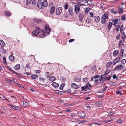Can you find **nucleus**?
I'll return each instance as SVG.
<instances>
[{
  "label": "nucleus",
  "mask_w": 126,
  "mask_h": 126,
  "mask_svg": "<svg viewBox=\"0 0 126 126\" xmlns=\"http://www.w3.org/2000/svg\"><path fill=\"white\" fill-rule=\"evenodd\" d=\"M45 29L46 32H44V30H43V32L42 33V35H39V37H43V36H45L46 35L47 33L49 34L51 31V29L49 28V26L48 25H46L45 27Z\"/></svg>",
  "instance_id": "nucleus-1"
},
{
  "label": "nucleus",
  "mask_w": 126,
  "mask_h": 126,
  "mask_svg": "<svg viewBox=\"0 0 126 126\" xmlns=\"http://www.w3.org/2000/svg\"><path fill=\"white\" fill-rule=\"evenodd\" d=\"M108 15L105 14H104L102 16L101 21L102 24H104L106 22V19L108 18Z\"/></svg>",
  "instance_id": "nucleus-2"
},
{
  "label": "nucleus",
  "mask_w": 126,
  "mask_h": 126,
  "mask_svg": "<svg viewBox=\"0 0 126 126\" xmlns=\"http://www.w3.org/2000/svg\"><path fill=\"white\" fill-rule=\"evenodd\" d=\"M78 115L80 118H82L83 119H85L86 116L85 113L83 112H80L78 113Z\"/></svg>",
  "instance_id": "nucleus-3"
},
{
  "label": "nucleus",
  "mask_w": 126,
  "mask_h": 126,
  "mask_svg": "<svg viewBox=\"0 0 126 126\" xmlns=\"http://www.w3.org/2000/svg\"><path fill=\"white\" fill-rule=\"evenodd\" d=\"M124 68V67L122 65H117L116 67L115 68L114 70L115 71L116 70L117 71L121 70L122 68Z\"/></svg>",
  "instance_id": "nucleus-4"
},
{
  "label": "nucleus",
  "mask_w": 126,
  "mask_h": 126,
  "mask_svg": "<svg viewBox=\"0 0 126 126\" xmlns=\"http://www.w3.org/2000/svg\"><path fill=\"white\" fill-rule=\"evenodd\" d=\"M91 87V85L88 82L86 83L85 85L81 87L82 90L83 91L85 89H87Z\"/></svg>",
  "instance_id": "nucleus-5"
},
{
  "label": "nucleus",
  "mask_w": 126,
  "mask_h": 126,
  "mask_svg": "<svg viewBox=\"0 0 126 126\" xmlns=\"http://www.w3.org/2000/svg\"><path fill=\"white\" fill-rule=\"evenodd\" d=\"M120 59V57H118L116 59H115L113 62V64L115 65L116 63L118 62L119 61Z\"/></svg>",
  "instance_id": "nucleus-6"
},
{
  "label": "nucleus",
  "mask_w": 126,
  "mask_h": 126,
  "mask_svg": "<svg viewBox=\"0 0 126 126\" xmlns=\"http://www.w3.org/2000/svg\"><path fill=\"white\" fill-rule=\"evenodd\" d=\"M62 11V7H59L56 9V13L57 15H59L61 13Z\"/></svg>",
  "instance_id": "nucleus-7"
},
{
  "label": "nucleus",
  "mask_w": 126,
  "mask_h": 126,
  "mask_svg": "<svg viewBox=\"0 0 126 126\" xmlns=\"http://www.w3.org/2000/svg\"><path fill=\"white\" fill-rule=\"evenodd\" d=\"M75 11L76 14H78L80 10L79 7L78 5L75 6Z\"/></svg>",
  "instance_id": "nucleus-8"
},
{
  "label": "nucleus",
  "mask_w": 126,
  "mask_h": 126,
  "mask_svg": "<svg viewBox=\"0 0 126 126\" xmlns=\"http://www.w3.org/2000/svg\"><path fill=\"white\" fill-rule=\"evenodd\" d=\"M8 105L9 106H11L13 108V109H15L17 110H20V108L18 106H16L12 105L10 104H9Z\"/></svg>",
  "instance_id": "nucleus-9"
},
{
  "label": "nucleus",
  "mask_w": 126,
  "mask_h": 126,
  "mask_svg": "<svg viewBox=\"0 0 126 126\" xmlns=\"http://www.w3.org/2000/svg\"><path fill=\"white\" fill-rule=\"evenodd\" d=\"M94 20L95 22H98L100 20V17L98 16H95L94 18Z\"/></svg>",
  "instance_id": "nucleus-10"
},
{
  "label": "nucleus",
  "mask_w": 126,
  "mask_h": 126,
  "mask_svg": "<svg viewBox=\"0 0 126 126\" xmlns=\"http://www.w3.org/2000/svg\"><path fill=\"white\" fill-rule=\"evenodd\" d=\"M42 3L40 1L38 2L37 3V7L39 9H41L43 7Z\"/></svg>",
  "instance_id": "nucleus-11"
},
{
  "label": "nucleus",
  "mask_w": 126,
  "mask_h": 126,
  "mask_svg": "<svg viewBox=\"0 0 126 126\" xmlns=\"http://www.w3.org/2000/svg\"><path fill=\"white\" fill-rule=\"evenodd\" d=\"M68 11L70 15H71V16H73V9L72 7H70L68 9Z\"/></svg>",
  "instance_id": "nucleus-12"
},
{
  "label": "nucleus",
  "mask_w": 126,
  "mask_h": 126,
  "mask_svg": "<svg viewBox=\"0 0 126 126\" xmlns=\"http://www.w3.org/2000/svg\"><path fill=\"white\" fill-rule=\"evenodd\" d=\"M71 86L75 89H78L79 88V86L75 83H72L71 84Z\"/></svg>",
  "instance_id": "nucleus-13"
},
{
  "label": "nucleus",
  "mask_w": 126,
  "mask_h": 126,
  "mask_svg": "<svg viewBox=\"0 0 126 126\" xmlns=\"http://www.w3.org/2000/svg\"><path fill=\"white\" fill-rule=\"evenodd\" d=\"M42 4L43 6L44 7H46L48 6V3L47 0L43 1Z\"/></svg>",
  "instance_id": "nucleus-14"
},
{
  "label": "nucleus",
  "mask_w": 126,
  "mask_h": 126,
  "mask_svg": "<svg viewBox=\"0 0 126 126\" xmlns=\"http://www.w3.org/2000/svg\"><path fill=\"white\" fill-rule=\"evenodd\" d=\"M119 50H116L113 52V55L115 57L118 55L119 54Z\"/></svg>",
  "instance_id": "nucleus-15"
},
{
  "label": "nucleus",
  "mask_w": 126,
  "mask_h": 126,
  "mask_svg": "<svg viewBox=\"0 0 126 126\" xmlns=\"http://www.w3.org/2000/svg\"><path fill=\"white\" fill-rule=\"evenodd\" d=\"M112 24H113L112 22H109V23L107 25V28L109 30H110L112 27Z\"/></svg>",
  "instance_id": "nucleus-16"
},
{
  "label": "nucleus",
  "mask_w": 126,
  "mask_h": 126,
  "mask_svg": "<svg viewBox=\"0 0 126 126\" xmlns=\"http://www.w3.org/2000/svg\"><path fill=\"white\" fill-rule=\"evenodd\" d=\"M7 69L8 70L12 72V73L14 74H17L19 75L20 76L19 74L18 73H17L15 72L12 70L10 67H7Z\"/></svg>",
  "instance_id": "nucleus-17"
},
{
  "label": "nucleus",
  "mask_w": 126,
  "mask_h": 126,
  "mask_svg": "<svg viewBox=\"0 0 126 126\" xmlns=\"http://www.w3.org/2000/svg\"><path fill=\"white\" fill-rule=\"evenodd\" d=\"M20 66V65L19 64H18L16 65L15 66L14 69L16 70H18L19 69Z\"/></svg>",
  "instance_id": "nucleus-18"
},
{
  "label": "nucleus",
  "mask_w": 126,
  "mask_h": 126,
  "mask_svg": "<svg viewBox=\"0 0 126 126\" xmlns=\"http://www.w3.org/2000/svg\"><path fill=\"white\" fill-rule=\"evenodd\" d=\"M9 58L10 60L12 62H13L14 60L15 57L13 55H10L9 56Z\"/></svg>",
  "instance_id": "nucleus-19"
},
{
  "label": "nucleus",
  "mask_w": 126,
  "mask_h": 126,
  "mask_svg": "<svg viewBox=\"0 0 126 126\" xmlns=\"http://www.w3.org/2000/svg\"><path fill=\"white\" fill-rule=\"evenodd\" d=\"M55 8L54 7H52L50 10V12L51 14H52L53 13L55 10Z\"/></svg>",
  "instance_id": "nucleus-20"
},
{
  "label": "nucleus",
  "mask_w": 126,
  "mask_h": 126,
  "mask_svg": "<svg viewBox=\"0 0 126 126\" xmlns=\"http://www.w3.org/2000/svg\"><path fill=\"white\" fill-rule=\"evenodd\" d=\"M52 85L53 87L55 88L58 87L59 86V84L55 82L52 83Z\"/></svg>",
  "instance_id": "nucleus-21"
},
{
  "label": "nucleus",
  "mask_w": 126,
  "mask_h": 126,
  "mask_svg": "<svg viewBox=\"0 0 126 126\" xmlns=\"http://www.w3.org/2000/svg\"><path fill=\"white\" fill-rule=\"evenodd\" d=\"M54 91L56 93L60 95H62L63 93H66V92L63 93V91H60L56 90H55Z\"/></svg>",
  "instance_id": "nucleus-22"
},
{
  "label": "nucleus",
  "mask_w": 126,
  "mask_h": 126,
  "mask_svg": "<svg viewBox=\"0 0 126 126\" xmlns=\"http://www.w3.org/2000/svg\"><path fill=\"white\" fill-rule=\"evenodd\" d=\"M33 20L37 23H39L40 22L41 20L40 19H37L36 18H34L33 19Z\"/></svg>",
  "instance_id": "nucleus-23"
},
{
  "label": "nucleus",
  "mask_w": 126,
  "mask_h": 126,
  "mask_svg": "<svg viewBox=\"0 0 126 126\" xmlns=\"http://www.w3.org/2000/svg\"><path fill=\"white\" fill-rule=\"evenodd\" d=\"M38 75L36 74H33L31 76V78L33 79L34 80L36 79L38 77Z\"/></svg>",
  "instance_id": "nucleus-24"
},
{
  "label": "nucleus",
  "mask_w": 126,
  "mask_h": 126,
  "mask_svg": "<svg viewBox=\"0 0 126 126\" xmlns=\"http://www.w3.org/2000/svg\"><path fill=\"white\" fill-rule=\"evenodd\" d=\"M112 64V62L111 61H110L108 62L107 63V64L106 66V67L107 68L109 67Z\"/></svg>",
  "instance_id": "nucleus-25"
},
{
  "label": "nucleus",
  "mask_w": 126,
  "mask_h": 126,
  "mask_svg": "<svg viewBox=\"0 0 126 126\" xmlns=\"http://www.w3.org/2000/svg\"><path fill=\"white\" fill-rule=\"evenodd\" d=\"M101 102L100 101H98L96 103V106L98 107H101L102 104Z\"/></svg>",
  "instance_id": "nucleus-26"
},
{
  "label": "nucleus",
  "mask_w": 126,
  "mask_h": 126,
  "mask_svg": "<svg viewBox=\"0 0 126 126\" xmlns=\"http://www.w3.org/2000/svg\"><path fill=\"white\" fill-rule=\"evenodd\" d=\"M124 51V50L123 49H121L120 51V54L119 55L121 56V57L122 58L123 57V53Z\"/></svg>",
  "instance_id": "nucleus-27"
},
{
  "label": "nucleus",
  "mask_w": 126,
  "mask_h": 126,
  "mask_svg": "<svg viewBox=\"0 0 126 126\" xmlns=\"http://www.w3.org/2000/svg\"><path fill=\"white\" fill-rule=\"evenodd\" d=\"M55 79L56 78L54 76L51 77L49 79L50 81L52 82L54 81Z\"/></svg>",
  "instance_id": "nucleus-28"
},
{
  "label": "nucleus",
  "mask_w": 126,
  "mask_h": 126,
  "mask_svg": "<svg viewBox=\"0 0 126 126\" xmlns=\"http://www.w3.org/2000/svg\"><path fill=\"white\" fill-rule=\"evenodd\" d=\"M0 44L2 47H3L5 45L4 41L2 40L0 41Z\"/></svg>",
  "instance_id": "nucleus-29"
},
{
  "label": "nucleus",
  "mask_w": 126,
  "mask_h": 126,
  "mask_svg": "<svg viewBox=\"0 0 126 126\" xmlns=\"http://www.w3.org/2000/svg\"><path fill=\"white\" fill-rule=\"evenodd\" d=\"M122 34V38L123 39H125L126 38V36L125 35V32H124L123 31L122 32V33H121Z\"/></svg>",
  "instance_id": "nucleus-30"
},
{
  "label": "nucleus",
  "mask_w": 126,
  "mask_h": 126,
  "mask_svg": "<svg viewBox=\"0 0 126 126\" xmlns=\"http://www.w3.org/2000/svg\"><path fill=\"white\" fill-rule=\"evenodd\" d=\"M84 16L83 14H80L79 16V19L80 21H82V19L84 17Z\"/></svg>",
  "instance_id": "nucleus-31"
},
{
  "label": "nucleus",
  "mask_w": 126,
  "mask_h": 126,
  "mask_svg": "<svg viewBox=\"0 0 126 126\" xmlns=\"http://www.w3.org/2000/svg\"><path fill=\"white\" fill-rule=\"evenodd\" d=\"M92 21L91 19L90 18H87L86 20V23H89L91 22Z\"/></svg>",
  "instance_id": "nucleus-32"
},
{
  "label": "nucleus",
  "mask_w": 126,
  "mask_h": 126,
  "mask_svg": "<svg viewBox=\"0 0 126 126\" xmlns=\"http://www.w3.org/2000/svg\"><path fill=\"white\" fill-rule=\"evenodd\" d=\"M74 80L75 81L78 82L81 80V78L78 77H77L74 79Z\"/></svg>",
  "instance_id": "nucleus-33"
},
{
  "label": "nucleus",
  "mask_w": 126,
  "mask_h": 126,
  "mask_svg": "<svg viewBox=\"0 0 126 126\" xmlns=\"http://www.w3.org/2000/svg\"><path fill=\"white\" fill-rule=\"evenodd\" d=\"M110 72V70H108V69H107L105 71V73L104 74V75L106 76L108 75V74Z\"/></svg>",
  "instance_id": "nucleus-34"
},
{
  "label": "nucleus",
  "mask_w": 126,
  "mask_h": 126,
  "mask_svg": "<svg viewBox=\"0 0 126 126\" xmlns=\"http://www.w3.org/2000/svg\"><path fill=\"white\" fill-rule=\"evenodd\" d=\"M23 105L25 107H26L28 106L29 104V103L25 101H24L23 102Z\"/></svg>",
  "instance_id": "nucleus-35"
},
{
  "label": "nucleus",
  "mask_w": 126,
  "mask_h": 126,
  "mask_svg": "<svg viewBox=\"0 0 126 126\" xmlns=\"http://www.w3.org/2000/svg\"><path fill=\"white\" fill-rule=\"evenodd\" d=\"M82 80L83 82H87L88 80V78L86 77L82 79Z\"/></svg>",
  "instance_id": "nucleus-36"
},
{
  "label": "nucleus",
  "mask_w": 126,
  "mask_h": 126,
  "mask_svg": "<svg viewBox=\"0 0 126 126\" xmlns=\"http://www.w3.org/2000/svg\"><path fill=\"white\" fill-rule=\"evenodd\" d=\"M36 32L35 31H33L32 32L33 34L35 36H36L39 34L38 32Z\"/></svg>",
  "instance_id": "nucleus-37"
},
{
  "label": "nucleus",
  "mask_w": 126,
  "mask_h": 126,
  "mask_svg": "<svg viewBox=\"0 0 126 126\" xmlns=\"http://www.w3.org/2000/svg\"><path fill=\"white\" fill-rule=\"evenodd\" d=\"M45 75L46 77L47 78L49 77L50 76V74L49 72H46L45 73Z\"/></svg>",
  "instance_id": "nucleus-38"
},
{
  "label": "nucleus",
  "mask_w": 126,
  "mask_h": 126,
  "mask_svg": "<svg viewBox=\"0 0 126 126\" xmlns=\"http://www.w3.org/2000/svg\"><path fill=\"white\" fill-rule=\"evenodd\" d=\"M107 88V86H106L105 87V88L101 90H100L99 91V92L100 93H102L103 92H104Z\"/></svg>",
  "instance_id": "nucleus-39"
},
{
  "label": "nucleus",
  "mask_w": 126,
  "mask_h": 126,
  "mask_svg": "<svg viewBox=\"0 0 126 126\" xmlns=\"http://www.w3.org/2000/svg\"><path fill=\"white\" fill-rule=\"evenodd\" d=\"M6 81L7 83H12V80L8 79H6Z\"/></svg>",
  "instance_id": "nucleus-40"
},
{
  "label": "nucleus",
  "mask_w": 126,
  "mask_h": 126,
  "mask_svg": "<svg viewBox=\"0 0 126 126\" xmlns=\"http://www.w3.org/2000/svg\"><path fill=\"white\" fill-rule=\"evenodd\" d=\"M118 11L119 13L120 14L121 13L123 12L122 11V9H121V8L120 6L119 7L118 9Z\"/></svg>",
  "instance_id": "nucleus-41"
},
{
  "label": "nucleus",
  "mask_w": 126,
  "mask_h": 126,
  "mask_svg": "<svg viewBox=\"0 0 126 126\" xmlns=\"http://www.w3.org/2000/svg\"><path fill=\"white\" fill-rule=\"evenodd\" d=\"M65 85V84L64 83H63L59 87V89L60 90H62L63 88V87Z\"/></svg>",
  "instance_id": "nucleus-42"
},
{
  "label": "nucleus",
  "mask_w": 126,
  "mask_h": 126,
  "mask_svg": "<svg viewBox=\"0 0 126 126\" xmlns=\"http://www.w3.org/2000/svg\"><path fill=\"white\" fill-rule=\"evenodd\" d=\"M121 19V20H125L126 18L125 17V15H124L122 16Z\"/></svg>",
  "instance_id": "nucleus-43"
},
{
  "label": "nucleus",
  "mask_w": 126,
  "mask_h": 126,
  "mask_svg": "<svg viewBox=\"0 0 126 126\" xmlns=\"http://www.w3.org/2000/svg\"><path fill=\"white\" fill-rule=\"evenodd\" d=\"M39 80L41 82H44V81L45 79L44 78H42L41 77H40L39 78Z\"/></svg>",
  "instance_id": "nucleus-44"
},
{
  "label": "nucleus",
  "mask_w": 126,
  "mask_h": 126,
  "mask_svg": "<svg viewBox=\"0 0 126 126\" xmlns=\"http://www.w3.org/2000/svg\"><path fill=\"white\" fill-rule=\"evenodd\" d=\"M0 98L3 100H5L6 98L2 94H0Z\"/></svg>",
  "instance_id": "nucleus-45"
},
{
  "label": "nucleus",
  "mask_w": 126,
  "mask_h": 126,
  "mask_svg": "<svg viewBox=\"0 0 126 126\" xmlns=\"http://www.w3.org/2000/svg\"><path fill=\"white\" fill-rule=\"evenodd\" d=\"M122 64H124L126 63V59H123L121 61Z\"/></svg>",
  "instance_id": "nucleus-46"
},
{
  "label": "nucleus",
  "mask_w": 126,
  "mask_h": 126,
  "mask_svg": "<svg viewBox=\"0 0 126 126\" xmlns=\"http://www.w3.org/2000/svg\"><path fill=\"white\" fill-rule=\"evenodd\" d=\"M111 76H109V77H105V78L104 79V80L103 81L105 80H110L111 78Z\"/></svg>",
  "instance_id": "nucleus-47"
},
{
  "label": "nucleus",
  "mask_w": 126,
  "mask_h": 126,
  "mask_svg": "<svg viewBox=\"0 0 126 126\" xmlns=\"http://www.w3.org/2000/svg\"><path fill=\"white\" fill-rule=\"evenodd\" d=\"M105 79L104 77H101V78L99 79L98 80L99 81H101V82L104 79V80Z\"/></svg>",
  "instance_id": "nucleus-48"
},
{
  "label": "nucleus",
  "mask_w": 126,
  "mask_h": 126,
  "mask_svg": "<svg viewBox=\"0 0 126 126\" xmlns=\"http://www.w3.org/2000/svg\"><path fill=\"white\" fill-rule=\"evenodd\" d=\"M36 30L38 31L39 32H42V31L41 29H40L39 27H36Z\"/></svg>",
  "instance_id": "nucleus-49"
},
{
  "label": "nucleus",
  "mask_w": 126,
  "mask_h": 126,
  "mask_svg": "<svg viewBox=\"0 0 126 126\" xmlns=\"http://www.w3.org/2000/svg\"><path fill=\"white\" fill-rule=\"evenodd\" d=\"M32 0H27L26 1V3L27 4H29L31 2H32Z\"/></svg>",
  "instance_id": "nucleus-50"
},
{
  "label": "nucleus",
  "mask_w": 126,
  "mask_h": 126,
  "mask_svg": "<svg viewBox=\"0 0 126 126\" xmlns=\"http://www.w3.org/2000/svg\"><path fill=\"white\" fill-rule=\"evenodd\" d=\"M3 61L4 64H7V63L6 62V58L4 57H3Z\"/></svg>",
  "instance_id": "nucleus-51"
},
{
  "label": "nucleus",
  "mask_w": 126,
  "mask_h": 126,
  "mask_svg": "<svg viewBox=\"0 0 126 126\" xmlns=\"http://www.w3.org/2000/svg\"><path fill=\"white\" fill-rule=\"evenodd\" d=\"M123 25H122L120 27V32L121 33H122V32L123 31Z\"/></svg>",
  "instance_id": "nucleus-52"
},
{
  "label": "nucleus",
  "mask_w": 126,
  "mask_h": 126,
  "mask_svg": "<svg viewBox=\"0 0 126 126\" xmlns=\"http://www.w3.org/2000/svg\"><path fill=\"white\" fill-rule=\"evenodd\" d=\"M6 107L5 106H3L1 107V109L5 111L6 109Z\"/></svg>",
  "instance_id": "nucleus-53"
},
{
  "label": "nucleus",
  "mask_w": 126,
  "mask_h": 126,
  "mask_svg": "<svg viewBox=\"0 0 126 126\" xmlns=\"http://www.w3.org/2000/svg\"><path fill=\"white\" fill-rule=\"evenodd\" d=\"M120 26L118 25H117L116 26V29L117 31H119V29L120 28Z\"/></svg>",
  "instance_id": "nucleus-54"
},
{
  "label": "nucleus",
  "mask_w": 126,
  "mask_h": 126,
  "mask_svg": "<svg viewBox=\"0 0 126 126\" xmlns=\"http://www.w3.org/2000/svg\"><path fill=\"white\" fill-rule=\"evenodd\" d=\"M5 14L7 16H9L11 15V14L9 12H8L6 11L5 12Z\"/></svg>",
  "instance_id": "nucleus-55"
},
{
  "label": "nucleus",
  "mask_w": 126,
  "mask_h": 126,
  "mask_svg": "<svg viewBox=\"0 0 126 126\" xmlns=\"http://www.w3.org/2000/svg\"><path fill=\"white\" fill-rule=\"evenodd\" d=\"M69 13H67L65 15V18H67L69 17Z\"/></svg>",
  "instance_id": "nucleus-56"
},
{
  "label": "nucleus",
  "mask_w": 126,
  "mask_h": 126,
  "mask_svg": "<svg viewBox=\"0 0 126 126\" xmlns=\"http://www.w3.org/2000/svg\"><path fill=\"white\" fill-rule=\"evenodd\" d=\"M77 118H73L71 120L72 122H74L76 121L77 120Z\"/></svg>",
  "instance_id": "nucleus-57"
},
{
  "label": "nucleus",
  "mask_w": 126,
  "mask_h": 126,
  "mask_svg": "<svg viewBox=\"0 0 126 126\" xmlns=\"http://www.w3.org/2000/svg\"><path fill=\"white\" fill-rule=\"evenodd\" d=\"M112 77L113 78V79H115L116 78V79L117 80V78L118 77V76L117 77L116 75L115 74Z\"/></svg>",
  "instance_id": "nucleus-58"
},
{
  "label": "nucleus",
  "mask_w": 126,
  "mask_h": 126,
  "mask_svg": "<svg viewBox=\"0 0 126 126\" xmlns=\"http://www.w3.org/2000/svg\"><path fill=\"white\" fill-rule=\"evenodd\" d=\"M68 5L66 3L65 4V5L64 6V8L65 9H66L68 8Z\"/></svg>",
  "instance_id": "nucleus-59"
},
{
  "label": "nucleus",
  "mask_w": 126,
  "mask_h": 126,
  "mask_svg": "<svg viewBox=\"0 0 126 126\" xmlns=\"http://www.w3.org/2000/svg\"><path fill=\"white\" fill-rule=\"evenodd\" d=\"M32 3L33 5H35L36 4L35 1V0H32Z\"/></svg>",
  "instance_id": "nucleus-60"
},
{
  "label": "nucleus",
  "mask_w": 126,
  "mask_h": 126,
  "mask_svg": "<svg viewBox=\"0 0 126 126\" xmlns=\"http://www.w3.org/2000/svg\"><path fill=\"white\" fill-rule=\"evenodd\" d=\"M120 34H118L116 36V39L117 40L120 39Z\"/></svg>",
  "instance_id": "nucleus-61"
},
{
  "label": "nucleus",
  "mask_w": 126,
  "mask_h": 126,
  "mask_svg": "<svg viewBox=\"0 0 126 126\" xmlns=\"http://www.w3.org/2000/svg\"><path fill=\"white\" fill-rule=\"evenodd\" d=\"M116 85V83L115 82H112L111 84V86H115Z\"/></svg>",
  "instance_id": "nucleus-62"
},
{
  "label": "nucleus",
  "mask_w": 126,
  "mask_h": 126,
  "mask_svg": "<svg viewBox=\"0 0 126 126\" xmlns=\"http://www.w3.org/2000/svg\"><path fill=\"white\" fill-rule=\"evenodd\" d=\"M120 85L122 86H124L125 85V83H121L120 84Z\"/></svg>",
  "instance_id": "nucleus-63"
},
{
  "label": "nucleus",
  "mask_w": 126,
  "mask_h": 126,
  "mask_svg": "<svg viewBox=\"0 0 126 126\" xmlns=\"http://www.w3.org/2000/svg\"><path fill=\"white\" fill-rule=\"evenodd\" d=\"M100 77V76L99 75H97L95 76H94L93 77V78L95 79H96L97 78L99 77Z\"/></svg>",
  "instance_id": "nucleus-64"
}]
</instances>
